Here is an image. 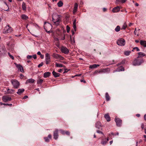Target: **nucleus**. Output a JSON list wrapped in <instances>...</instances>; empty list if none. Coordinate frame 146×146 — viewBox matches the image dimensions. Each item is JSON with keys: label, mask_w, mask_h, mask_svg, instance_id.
Listing matches in <instances>:
<instances>
[{"label": "nucleus", "mask_w": 146, "mask_h": 146, "mask_svg": "<svg viewBox=\"0 0 146 146\" xmlns=\"http://www.w3.org/2000/svg\"><path fill=\"white\" fill-rule=\"evenodd\" d=\"M11 82L14 88L17 89L19 88L20 85V83L18 81L13 79L11 80Z\"/></svg>", "instance_id": "nucleus-3"}, {"label": "nucleus", "mask_w": 146, "mask_h": 146, "mask_svg": "<svg viewBox=\"0 0 146 146\" xmlns=\"http://www.w3.org/2000/svg\"><path fill=\"white\" fill-rule=\"evenodd\" d=\"M44 29L46 30L45 28H46V29L47 30H50L52 28V26L48 22H45L44 23Z\"/></svg>", "instance_id": "nucleus-8"}, {"label": "nucleus", "mask_w": 146, "mask_h": 146, "mask_svg": "<svg viewBox=\"0 0 146 146\" xmlns=\"http://www.w3.org/2000/svg\"><path fill=\"white\" fill-rule=\"evenodd\" d=\"M137 54H138V56H137V58L142 57L145 56V54L141 52H139Z\"/></svg>", "instance_id": "nucleus-20"}, {"label": "nucleus", "mask_w": 146, "mask_h": 146, "mask_svg": "<svg viewBox=\"0 0 146 146\" xmlns=\"http://www.w3.org/2000/svg\"><path fill=\"white\" fill-rule=\"evenodd\" d=\"M127 0H121V1L122 3H124L126 2Z\"/></svg>", "instance_id": "nucleus-56"}, {"label": "nucleus", "mask_w": 146, "mask_h": 146, "mask_svg": "<svg viewBox=\"0 0 146 146\" xmlns=\"http://www.w3.org/2000/svg\"><path fill=\"white\" fill-rule=\"evenodd\" d=\"M131 52V51H125L124 52V54L125 55L128 56L130 54Z\"/></svg>", "instance_id": "nucleus-34"}, {"label": "nucleus", "mask_w": 146, "mask_h": 146, "mask_svg": "<svg viewBox=\"0 0 146 146\" xmlns=\"http://www.w3.org/2000/svg\"><path fill=\"white\" fill-rule=\"evenodd\" d=\"M106 100L107 101H108L110 100V97L108 94L106 92Z\"/></svg>", "instance_id": "nucleus-32"}, {"label": "nucleus", "mask_w": 146, "mask_h": 146, "mask_svg": "<svg viewBox=\"0 0 146 146\" xmlns=\"http://www.w3.org/2000/svg\"><path fill=\"white\" fill-rule=\"evenodd\" d=\"M7 94H11L13 93L15 91V90L13 89H10L9 88H7Z\"/></svg>", "instance_id": "nucleus-18"}, {"label": "nucleus", "mask_w": 146, "mask_h": 146, "mask_svg": "<svg viewBox=\"0 0 146 146\" xmlns=\"http://www.w3.org/2000/svg\"><path fill=\"white\" fill-rule=\"evenodd\" d=\"M61 51L62 53L65 54H67L69 52L68 49L66 47L63 46L61 47Z\"/></svg>", "instance_id": "nucleus-12"}, {"label": "nucleus", "mask_w": 146, "mask_h": 146, "mask_svg": "<svg viewBox=\"0 0 146 146\" xmlns=\"http://www.w3.org/2000/svg\"><path fill=\"white\" fill-rule=\"evenodd\" d=\"M52 21L54 24L56 26L59 25L62 21V18L61 15L55 13L52 15Z\"/></svg>", "instance_id": "nucleus-1"}, {"label": "nucleus", "mask_w": 146, "mask_h": 146, "mask_svg": "<svg viewBox=\"0 0 146 146\" xmlns=\"http://www.w3.org/2000/svg\"><path fill=\"white\" fill-rule=\"evenodd\" d=\"M52 74L55 78L58 77L60 75V74L54 71H53L52 72Z\"/></svg>", "instance_id": "nucleus-19"}, {"label": "nucleus", "mask_w": 146, "mask_h": 146, "mask_svg": "<svg viewBox=\"0 0 146 146\" xmlns=\"http://www.w3.org/2000/svg\"><path fill=\"white\" fill-rule=\"evenodd\" d=\"M56 66L57 67L62 68V67H64V66L63 64H60L57 63V62L55 63Z\"/></svg>", "instance_id": "nucleus-28"}, {"label": "nucleus", "mask_w": 146, "mask_h": 146, "mask_svg": "<svg viewBox=\"0 0 146 146\" xmlns=\"http://www.w3.org/2000/svg\"><path fill=\"white\" fill-rule=\"evenodd\" d=\"M45 140V141L46 142H48L49 141V140L48 137H45L44 138Z\"/></svg>", "instance_id": "nucleus-43"}, {"label": "nucleus", "mask_w": 146, "mask_h": 146, "mask_svg": "<svg viewBox=\"0 0 146 146\" xmlns=\"http://www.w3.org/2000/svg\"><path fill=\"white\" fill-rule=\"evenodd\" d=\"M6 51V50L5 49V48H4V49L3 48V49H2V51L0 50V52H1L0 53V54H5V52Z\"/></svg>", "instance_id": "nucleus-33"}, {"label": "nucleus", "mask_w": 146, "mask_h": 146, "mask_svg": "<svg viewBox=\"0 0 146 146\" xmlns=\"http://www.w3.org/2000/svg\"><path fill=\"white\" fill-rule=\"evenodd\" d=\"M104 117L107 121H110V118L108 114H106L104 115Z\"/></svg>", "instance_id": "nucleus-23"}, {"label": "nucleus", "mask_w": 146, "mask_h": 146, "mask_svg": "<svg viewBox=\"0 0 146 146\" xmlns=\"http://www.w3.org/2000/svg\"><path fill=\"white\" fill-rule=\"evenodd\" d=\"M78 4L77 3H75L74 4V7L73 11V13L74 14H75L76 12L77 11L78 7Z\"/></svg>", "instance_id": "nucleus-15"}, {"label": "nucleus", "mask_w": 146, "mask_h": 146, "mask_svg": "<svg viewBox=\"0 0 146 146\" xmlns=\"http://www.w3.org/2000/svg\"><path fill=\"white\" fill-rule=\"evenodd\" d=\"M52 135L50 134H49L48 136V138H49L50 139H51V138Z\"/></svg>", "instance_id": "nucleus-58"}, {"label": "nucleus", "mask_w": 146, "mask_h": 146, "mask_svg": "<svg viewBox=\"0 0 146 146\" xmlns=\"http://www.w3.org/2000/svg\"><path fill=\"white\" fill-rule=\"evenodd\" d=\"M32 58V56L31 55H28L27 56V58L28 59H31Z\"/></svg>", "instance_id": "nucleus-48"}, {"label": "nucleus", "mask_w": 146, "mask_h": 146, "mask_svg": "<svg viewBox=\"0 0 146 146\" xmlns=\"http://www.w3.org/2000/svg\"><path fill=\"white\" fill-rule=\"evenodd\" d=\"M100 66L98 64H93L92 65H91L90 67L89 68L92 69V68H96L98 66Z\"/></svg>", "instance_id": "nucleus-26"}, {"label": "nucleus", "mask_w": 146, "mask_h": 146, "mask_svg": "<svg viewBox=\"0 0 146 146\" xmlns=\"http://www.w3.org/2000/svg\"><path fill=\"white\" fill-rule=\"evenodd\" d=\"M117 125L118 127L121 126L122 124V120L119 118H115V119Z\"/></svg>", "instance_id": "nucleus-10"}, {"label": "nucleus", "mask_w": 146, "mask_h": 146, "mask_svg": "<svg viewBox=\"0 0 146 146\" xmlns=\"http://www.w3.org/2000/svg\"><path fill=\"white\" fill-rule=\"evenodd\" d=\"M98 73H99V74L101 73V71L96 70L94 72V75H95Z\"/></svg>", "instance_id": "nucleus-39"}, {"label": "nucleus", "mask_w": 146, "mask_h": 146, "mask_svg": "<svg viewBox=\"0 0 146 146\" xmlns=\"http://www.w3.org/2000/svg\"><path fill=\"white\" fill-rule=\"evenodd\" d=\"M107 143V141H106L103 140L101 141V143L102 144L104 145L106 144Z\"/></svg>", "instance_id": "nucleus-41"}, {"label": "nucleus", "mask_w": 146, "mask_h": 146, "mask_svg": "<svg viewBox=\"0 0 146 146\" xmlns=\"http://www.w3.org/2000/svg\"><path fill=\"white\" fill-rule=\"evenodd\" d=\"M2 99L4 102L10 101L11 100V97H9L8 96H3L2 98Z\"/></svg>", "instance_id": "nucleus-9"}, {"label": "nucleus", "mask_w": 146, "mask_h": 146, "mask_svg": "<svg viewBox=\"0 0 146 146\" xmlns=\"http://www.w3.org/2000/svg\"><path fill=\"white\" fill-rule=\"evenodd\" d=\"M144 62L143 59H139L137 58L135 59L133 62V65L134 66H139Z\"/></svg>", "instance_id": "nucleus-2"}, {"label": "nucleus", "mask_w": 146, "mask_h": 146, "mask_svg": "<svg viewBox=\"0 0 146 146\" xmlns=\"http://www.w3.org/2000/svg\"><path fill=\"white\" fill-rule=\"evenodd\" d=\"M54 138L55 139H57L58 138V130L57 129H56L54 132Z\"/></svg>", "instance_id": "nucleus-13"}, {"label": "nucleus", "mask_w": 146, "mask_h": 146, "mask_svg": "<svg viewBox=\"0 0 146 146\" xmlns=\"http://www.w3.org/2000/svg\"><path fill=\"white\" fill-rule=\"evenodd\" d=\"M60 131H61V132L62 135H64L65 134V132L64 131L62 130H60Z\"/></svg>", "instance_id": "nucleus-49"}, {"label": "nucleus", "mask_w": 146, "mask_h": 146, "mask_svg": "<svg viewBox=\"0 0 146 146\" xmlns=\"http://www.w3.org/2000/svg\"><path fill=\"white\" fill-rule=\"evenodd\" d=\"M32 57L34 59L36 58V54H34L32 56Z\"/></svg>", "instance_id": "nucleus-54"}, {"label": "nucleus", "mask_w": 146, "mask_h": 146, "mask_svg": "<svg viewBox=\"0 0 146 146\" xmlns=\"http://www.w3.org/2000/svg\"><path fill=\"white\" fill-rule=\"evenodd\" d=\"M28 97V96H24L23 98V99H25L27 98Z\"/></svg>", "instance_id": "nucleus-64"}, {"label": "nucleus", "mask_w": 146, "mask_h": 146, "mask_svg": "<svg viewBox=\"0 0 146 146\" xmlns=\"http://www.w3.org/2000/svg\"><path fill=\"white\" fill-rule=\"evenodd\" d=\"M43 65V63L42 62H41L40 64H39L38 66V67L39 68L41 66H42Z\"/></svg>", "instance_id": "nucleus-47"}, {"label": "nucleus", "mask_w": 146, "mask_h": 146, "mask_svg": "<svg viewBox=\"0 0 146 146\" xmlns=\"http://www.w3.org/2000/svg\"><path fill=\"white\" fill-rule=\"evenodd\" d=\"M63 4V3L61 1H59L57 4L58 6L59 7H62Z\"/></svg>", "instance_id": "nucleus-29"}, {"label": "nucleus", "mask_w": 146, "mask_h": 146, "mask_svg": "<svg viewBox=\"0 0 146 146\" xmlns=\"http://www.w3.org/2000/svg\"><path fill=\"white\" fill-rule=\"evenodd\" d=\"M3 3H4L8 7V5L5 2H4L3 0H0V5Z\"/></svg>", "instance_id": "nucleus-40"}, {"label": "nucleus", "mask_w": 146, "mask_h": 146, "mask_svg": "<svg viewBox=\"0 0 146 146\" xmlns=\"http://www.w3.org/2000/svg\"><path fill=\"white\" fill-rule=\"evenodd\" d=\"M144 117L145 120L146 121V114L144 115Z\"/></svg>", "instance_id": "nucleus-59"}, {"label": "nucleus", "mask_w": 146, "mask_h": 146, "mask_svg": "<svg viewBox=\"0 0 146 146\" xmlns=\"http://www.w3.org/2000/svg\"><path fill=\"white\" fill-rule=\"evenodd\" d=\"M120 28L119 26H117L116 28L115 29V31L116 32H119L120 31Z\"/></svg>", "instance_id": "nucleus-35"}, {"label": "nucleus", "mask_w": 146, "mask_h": 146, "mask_svg": "<svg viewBox=\"0 0 146 146\" xmlns=\"http://www.w3.org/2000/svg\"><path fill=\"white\" fill-rule=\"evenodd\" d=\"M135 49H136V51H140V49H139V48L138 47H134L133 48V50H135Z\"/></svg>", "instance_id": "nucleus-46"}, {"label": "nucleus", "mask_w": 146, "mask_h": 146, "mask_svg": "<svg viewBox=\"0 0 146 146\" xmlns=\"http://www.w3.org/2000/svg\"><path fill=\"white\" fill-rule=\"evenodd\" d=\"M80 82H84L85 83L86 82V81H85L84 80H80Z\"/></svg>", "instance_id": "nucleus-55"}, {"label": "nucleus", "mask_w": 146, "mask_h": 146, "mask_svg": "<svg viewBox=\"0 0 146 146\" xmlns=\"http://www.w3.org/2000/svg\"><path fill=\"white\" fill-rule=\"evenodd\" d=\"M37 54H38V55H41V52L40 51H38L37 52Z\"/></svg>", "instance_id": "nucleus-62"}, {"label": "nucleus", "mask_w": 146, "mask_h": 146, "mask_svg": "<svg viewBox=\"0 0 146 146\" xmlns=\"http://www.w3.org/2000/svg\"><path fill=\"white\" fill-rule=\"evenodd\" d=\"M0 105H4L5 106H11L12 105V104H5V103H3L1 102L0 103Z\"/></svg>", "instance_id": "nucleus-38"}, {"label": "nucleus", "mask_w": 146, "mask_h": 146, "mask_svg": "<svg viewBox=\"0 0 146 146\" xmlns=\"http://www.w3.org/2000/svg\"><path fill=\"white\" fill-rule=\"evenodd\" d=\"M136 116L138 117H139L140 116V115L139 114H137L136 115Z\"/></svg>", "instance_id": "nucleus-63"}, {"label": "nucleus", "mask_w": 146, "mask_h": 146, "mask_svg": "<svg viewBox=\"0 0 146 146\" xmlns=\"http://www.w3.org/2000/svg\"><path fill=\"white\" fill-rule=\"evenodd\" d=\"M140 42L141 45L143 46L144 47H146V41L141 40Z\"/></svg>", "instance_id": "nucleus-21"}, {"label": "nucleus", "mask_w": 146, "mask_h": 146, "mask_svg": "<svg viewBox=\"0 0 146 146\" xmlns=\"http://www.w3.org/2000/svg\"><path fill=\"white\" fill-rule=\"evenodd\" d=\"M65 134H66L68 135H70V133L68 131H66L65 133Z\"/></svg>", "instance_id": "nucleus-50"}, {"label": "nucleus", "mask_w": 146, "mask_h": 146, "mask_svg": "<svg viewBox=\"0 0 146 146\" xmlns=\"http://www.w3.org/2000/svg\"><path fill=\"white\" fill-rule=\"evenodd\" d=\"M95 127L98 129L102 130V126L101 123L99 121H97L95 124Z\"/></svg>", "instance_id": "nucleus-11"}, {"label": "nucleus", "mask_w": 146, "mask_h": 146, "mask_svg": "<svg viewBox=\"0 0 146 146\" xmlns=\"http://www.w3.org/2000/svg\"><path fill=\"white\" fill-rule=\"evenodd\" d=\"M124 70V68L122 66H120L116 70L117 71H121Z\"/></svg>", "instance_id": "nucleus-30"}, {"label": "nucleus", "mask_w": 146, "mask_h": 146, "mask_svg": "<svg viewBox=\"0 0 146 146\" xmlns=\"http://www.w3.org/2000/svg\"><path fill=\"white\" fill-rule=\"evenodd\" d=\"M52 56L55 58L60 60H63L64 59V58L63 57L60 55L55 53H54L52 54Z\"/></svg>", "instance_id": "nucleus-5"}, {"label": "nucleus", "mask_w": 146, "mask_h": 146, "mask_svg": "<svg viewBox=\"0 0 146 146\" xmlns=\"http://www.w3.org/2000/svg\"><path fill=\"white\" fill-rule=\"evenodd\" d=\"M22 8L23 10H26V6L25 3L24 2H23L22 4Z\"/></svg>", "instance_id": "nucleus-31"}, {"label": "nucleus", "mask_w": 146, "mask_h": 146, "mask_svg": "<svg viewBox=\"0 0 146 146\" xmlns=\"http://www.w3.org/2000/svg\"><path fill=\"white\" fill-rule=\"evenodd\" d=\"M110 71V69L109 68H107L103 69L101 71V73L104 72H109Z\"/></svg>", "instance_id": "nucleus-25"}, {"label": "nucleus", "mask_w": 146, "mask_h": 146, "mask_svg": "<svg viewBox=\"0 0 146 146\" xmlns=\"http://www.w3.org/2000/svg\"><path fill=\"white\" fill-rule=\"evenodd\" d=\"M12 31V28L9 25H7L5 28L3 33H4L6 34L10 33Z\"/></svg>", "instance_id": "nucleus-4"}, {"label": "nucleus", "mask_w": 146, "mask_h": 146, "mask_svg": "<svg viewBox=\"0 0 146 146\" xmlns=\"http://www.w3.org/2000/svg\"><path fill=\"white\" fill-rule=\"evenodd\" d=\"M25 91V90L23 88L19 89L18 90L17 93L19 95H21Z\"/></svg>", "instance_id": "nucleus-22"}, {"label": "nucleus", "mask_w": 146, "mask_h": 146, "mask_svg": "<svg viewBox=\"0 0 146 146\" xmlns=\"http://www.w3.org/2000/svg\"><path fill=\"white\" fill-rule=\"evenodd\" d=\"M21 17L22 19L24 20H26L28 18V17L25 14H23Z\"/></svg>", "instance_id": "nucleus-27"}, {"label": "nucleus", "mask_w": 146, "mask_h": 146, "mask_svg": "<svg viewBox=\"0 0 146 146\" xmlns=\"http://www.w3.org/2000/svg\"><path fill=\"white\" fill-rule=\"evenodd\" d=\"M119 133L118 132H117L116 134L115 133H113V132H111L110 133V135H112L113 136H115L116 135H118Z\"/></svg>", "instance_id": "nucleus-44"}, {"label": "nucleus", "mask_w": 146, "mask_h": 146, "mask_svg": "<svg viewBox=\"0 0 146 146\" xmlns=\"http://www.w3.org/2000/svg\"><path fill=\"white\" fill-rule=\"evenodd\" d=\"M120 10V8L119 6L115 7L112 9V11L113 13L117 12Z\"/></svg>", "instance_id": "nucleus-17"}, {"label": "nucleus", "mask_w": 146, "mask_h": 146, "mask_svg": "<svg viewBox=\"0 0 146 146\" xmlns=\"http://www.w3.org/2000/svg\"><path fill=\"white\" fill-rule=\"evenodd\" d=\"M66 30L67 32L68 33L70 30V27L68 26H66Z\"/></svg>", "instance_id": "nucleus-45"}, {"label": "nucleus", "mask_w": 146, "mask_h": 146, "mask_svg": "<svg viewBox=\"0 0 146 146\" xmlns=\"http://www.w3.org/2000/svg\"><path fill=\"white\" fill-rule=\"evenodd\" d=\"M141 127L142 129H143L144 128V125L143 124H142L141 125Z\"/></svg>", "instance_id": "nucleus-57"}, {"label": "nucleus", "mask_w": 146, "mask_h": 146, "mask_svg": "<svg viewBox=\"0 0 146 146\" xmlns=\"http://www.w3.org/2000/svg\"><path fill=\"white\" fill-rule=\"evenodd\" d=\"M35 81V80L32 78H30L27 80L25 82V84L28 83H33Z\"/></svg>", "instance_id": "nucleus-16"}, {"label": "nucleus", "mask_w": 146, "mask_h": 146, "mask_svg": "<svg viewBox=\"0 0 146 146\" xmlns=\"http://www.w3.org/2000/svg\"><path fill=\"white\" fill-rule=\"evenodd\" d=\"M45 61L47 64H49L50 62V55L48 53H46L45 54Z\"/></svg>", "instance_id": "nucleus-7"}, {"label": "nucleus", "mask_w": 146, "mask_h": 146, "mask_svg": "<svg viewBox=\"0 0 146 146\" xmlns=\"http://www.w3.org/2000/svg\"><path fill=\"white\" fill-rule=\"evenodd\" d=\"M76 20L75 19L73 21V25L76 24Z\"/></svg>", "instance_id": "nucleus-60"}, {"label": "nucleus", "mask_w": 146, "mask_h": 146, "mask_svg": "<svg viewBox=\"0 0 146 146\" xmlns=\"http://www.w3.org/2000/svg\"><path fill=\"white\" fill-rule=\"evenodd\" d=\"M117 43L119 46H124L125 44V40L123 38H121L117 41Z\"/></svg>", "instance_id": "nucleus-6"}, {"label": "nucleus", "mask_w": 146, "mask_h": 146, "mask_svg": "<svg viewBox=\"0 0 146 146\" xmlns=\"http://www.w3.org/2000/svg\"><path fill=\"white\" fill-rule=\"evenodd\" d=\"M96 132L98 133L103 134V132L100 131L98 130Z\"/></svg>", "instance_id": "nucleus-51"}, {"label": "nucleus", "mask_w": 146, "mask_h": 146, "mask_svg": "<svg viewBox=\"0 0 146 146\" xmlns=\"http://www.w3.org/2000/svg\"><path fill=\"white\" fill-rule=\"evenodd\" d=\"M73 26H74L73 28L74 29V31H76V24L73 25Z\"/></svg>", "instance_id": "nucleus-52"}, {"label": "nucleus", "mask_w": 146, "mask_h": 146, "mask_svg": "<svg viewBox=\"0 0 146 146\" xmlns=\"http://www.w3.org/2000/svg\"><path fill=\"white\" fill-rule=\"evenodd\" d=\"M50 73L49 72H45L44 74V77L45 78H47L50 76Z\"/></svg>", "instance_id": "nucleus-24"}, {"label": "nucleus", "mask_w": 146, "mask_h": 146, "mask_svg": "<svg viewBox=\"0 0 146 146\" xmlns=\"http://www.w3.org/2000/svg\"><path fill=\"white\" fill-rule=\"evenodd\" d=\"M40 57L42 59H43L44 58V56L43 55H42L41 54V55H40Z\"/></svg>", "instance_id": "nucleus-61"}, {"label": "nucleus", "mask_w": 146, "mask_h": 146, "mask_svg": "<svg viewBox=\"0 0 146 146\" xmlns=\"http://www.w3.org/2000/svg\"><path fill=\"white\" fill-rule=\"evenodd\" d=\"M8 54L9 56V57L10 58H11L12 60H13L14 59V57L13 56H12L11 55L10 53L8 52Z\"/></svg>", "instance_id": "nucleus-42"}, {"label": "nucleus", "mask_w": 146, "mask_h": 146, "mask_svg": "<svg viewBox=\"0 0 146 146\" xmlns=\"http://www.w3.org/2000/svg\"><path fill=\"white\" fill-rule=\"evenodd\" d=\"M62 36L60 38V40H64L65 39V36L64 35H62Z\"/></svg>", "instance_id": "nucleus-53"}, {"label": "nucleus", "mask_w": 146, "mask_h": 146, "mask_svg": "<svg viewBox=\"0 0 146 146\" xmlns=\"http://www.w3.org/2000/svg\"><path fill=\"white\" fill-rule=\"evenodd\" d=\"M43 81V80L42 79H39L37 80V83L38 84H41L42 83Z\"/></svg>", "instance_id": "nucleus-37"}, {"label": "nucleus", "mask_w": 146, "mask_h": 146, "mask_svg": "<svg viewBox=\"0 0 146 146\" xmlns=\"http://www.w3.org/2000/svg\"><path fill=\"white\" fill-rule=\"evenodd\" d=\"M126 27H127L126 24L125 23L123 25L121 29L122 30V29L125 30L126 29Z\"/></svg>", "instance_id": "nucleus-36"}, {"label": "nucleus", "mask_w": 146, "mask_h": 146, "mask_svg": "<svg viewBox=\"0 0 146 146\" xmlns=\"http://www.w3.org/2000/svg\"><path fill=\"white\" fill-rule=\"evenodd\" d=\"M16 67L18 68V70H20L21 72H23L24 70L22 66L20 64H17L16 63H15Z\"/></svg>", "instance_id": "nucleus-14"}]
</instances>
